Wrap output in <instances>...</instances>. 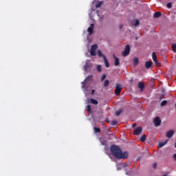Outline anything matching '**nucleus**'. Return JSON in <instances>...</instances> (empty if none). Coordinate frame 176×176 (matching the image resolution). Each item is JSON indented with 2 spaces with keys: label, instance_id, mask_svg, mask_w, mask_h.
<instances>
[{
  "label": "nucleus",
  "instance_id": "obj_1",
  "mask_svg": "<svg viewBox=\"0 0 176 176\" xmlns=\"http://www.w3.org/2000/svg\"><path fill=\"white\" fill-rule=\"evenodd\" d=\"M111 152L116 159H127L129 153L127 151L122 152V149L116 145H112L110 148Z\"/></svg>",
  "mask_w": 176,
  "mask_h": 176
},
{
  "label": "nucleus",
  "instance_id": "obj_2",
  "mask_svg": "<svg viewBox=\"0 0 176 176\" xmlns=\"http://www.w3.org/2000/svg\"><path fill=\"white\" fill-rule=\"evenodd\" d=\"M83 68L85 71V72H87V71L93 68V63L90 62V60H87L85 65L83 66Z\"/></svg>",
  "mask_w": 176,
  "mask_h": 176
},
{
  "label": "nucleus",
  "instance_id": "obj_3",
  "mask_svg": "<svg viewBox=\"0 0 176 176\" xmlns=\"http://www.w3.org/2000/svg\"><path fill=\"white\" fill-rule=\"evenodd\" d=\"M153 123H154V126L155 127H159V126L162 124V120H160V117L157 116L154 118V119L153 120Z\"/></svg>",
  "mask_w": 176,
  "mask_h": 176
},
{
  "label": "nucleus",
  "instance_id": "obj_4",
  "mask_svg": "<svg viewBox=\"0 0 176 176\" xmlns=\"http://www.w3.org/2000/svg\"><path fill=\"white\" fill-rule=\"evenodd\" d=\"M92 79H93V75L88 76L85 79V80L82 82H81L82 89H85L86 88V85H87V82H89V80H91Z\"/></svg>",
  "mask_w": 176,
  "mask_h": 176
},
{
  "label": "nucleus",
  "instance_id": "obj_5",
  "mask_svg": "<svg viewBox=\"0 0 176 176\" xmlns=\"http://www.w3.org/2000/svg\"><path fill=\"white\" fill-rule=\"evenodd\" d=\"M130 54V45H126L125 46L124 52H122L123 57H127Z\"/></svg>",
  "mask_w": 176,
  "mask_h": 176
},
{
  "label": "nucleus",
  "instance_id": "obj_6",
  "mask_svg": "<svg viewBox=\"0 0 176 176\" xmlns=\"http://www.w3.org/2000/svg\"><path fill=\"white\" fill-rule=\"evenodd\" d=\"M122 87L120 84H116L115 89L116 96H120V92L122 91Z\"/></svg>",
  "mask_w": 176,
  "mask_h": 176
},
{
  "label": "nucleus",
  "instance_id": "obj_7",
  "mask_svg": "<svg viewBox=\"0 0 176 176\" xmlns=\"http://www.w3.org/2000/svg\"><path fill=\"white\" fill-rule=\"evenodd\" d=\"M141 133H142V126L137 127L136 129H135V130L133 131V134L135 135H140V134H141Z\"/></svg>",
  "mask_w": 176,
  "mask_h": 176
},
{
  "label": "nucleus",
  "instance_id": "obj_8",
  "mask_svg": "<svg viewBox=\"0 0 176 176\" xmlns=\"http://www.w3.org/2000/svg\"><path fill=\"white\" fill-rule=\"evenodd\" d=\"M113 57L115 60L114 62V65H116V67H118L120 65V62L119 61V58L116 57V55L113 54Z\"/></svg>",
  "mask_w": 176,
  "mask_h": 176
},
{
  "label": "nucleus",
  "instance_id": "obj_9",
  "mask_svg": "<svg viewBox=\"0 0 176 176\" xmlns=\"http://www.w3.org/2000/svg\"><path fill=\"white\" fill-rule=\"evenodd\" d=\"M138 87L140 89V91H144V89L145 88V85L142 82H139L138 83Z\"/></svg>",
  "mask_w": 176,
  "mask_h": 176
},
{
  "label": "nucleus",
  "instance_id": "obj_10",
  "mask_svg": "<svg viewBox=\"0 0 176 176\" xmlns=\"http://www.w3.org/2000/svg\"><path fill=\"white\" fill-rule=\"evenodd\" d=\"M93 30H94V24L91 23L87 29L89 35L93 34Z\"/></svg>",
  "mask_w": 176,
  "mask_h": 176
},
{
  "label": "nucleus",
  "instance_id": "obj_11",
  "mask_svg": "<svg viewBox=\"0 0 176 176\" xmlns=\"http://www.w3.org/2000/svg\"><path fill=\"white\" fill-rule=\"evenodd\" d=\"M152 64H153V63H152V61H146L145 63V68L146 69H149L150 68H152Z\"/></svg>",
  "mask_w": 176,
  "mask_h": 176
},
{
  "label": "nucleus",
  "instance_id": "obj_12",
  "mask_svg": "<svg viewBox=\"0 0 176 176\" xmlns=\"http://www.w3.org/2000/svg\"><path fill=\"white\" fill-rule=\"evenodd\" d=\"M174 135V131L170 130L166 133V137L167 138H171Z\"/></svg>",
  "mask_w": 176,
  "mask_h": 176
},
{
  "label": "nucleus",
  "instance_id": "obj_13",
  "mask_svg": "<svg viewBox=\"0 0 176 176\" xmlns=\"http://www.w3.org/2000/svg\"><path fill=\"white\" fill-rule=\"evenodd\" d=\"M100 142L102 145H104V146L108 145V141H107V140H104L103 138H101L100 139Z\"/></svg>",
  "mask_w": 176,
  "mask_h": 176
},
{
  "label": "nucleus",
  "instance_id": "obj_14",
  "mask_svg": "<svg viewBox=\"0 0 176 176\" xmlns=\"http://www.w3.org/2000/svg\"><path fill=\"white\" fill-rule=\"evenodd\" d=\"M160 16H162V12H156L153 14L154 19H159V17H160Z\"/></svg>",
  "mask_w": 176,
  "mask_h": 176
},
{
  "label": "nucleus",
  "instance_id": "obj_15",
  "mask_svg": "<svg viewBox=\"0 0 176 176\" xmlns=\"http://www.w3.org/2000/svg\"><path fill=\"white\" fill-rule=\"evenodd\" d=\"M152 58H153V61H154V63H155V64H157V58L156 54L155 52H153Z\"/></svg>",
  "mask_w": 176,
  "mask_h": 176
},
{
  "label": "nucleus",
  "instance_id": "obj_16",
  "mask_svg": "<svg viewBox=\"0 0 176 176\" xmlns=\"http://www.w3.org/2000/svg\"><path fill=\"white\" fill-rule=\"evenodd\" d=\"M168 140H166L165 142H160L158 144V148H162V146H164V145H166V144H167Z\"/></svg>",
  "mask_w": 176,
  "mask_h": 176
},
{
  "label": "nucleus",
  "instance_id": "obj_17",
  "mask_svg": "<svg viewBox=\"0 0 176 176\" xmlns=\"http://www.w3.org/2000/svg\"><path fill=\"white\" fill-rule=\"evenodd\" d=\"M104 60L105 67H107V68H109V62H108V60H107L106 56H104Z\"/></svg>",
  "mask_w": 176,
  "mask_h": 176
},
{
  "label": "nucleus",
  "instance_id": "obj_18",
  "mask_svg": "<svg viewBox=\"0 0 176 176\" xmlns=\"http://www.w3.org/2000/svg\"><path fill=\"white\" fill-rule=\"evenodd\" d=\"M97 49H98V45H97V44H95L91 46V50H94L96 52Z\"/></svg>",
  "mask_w": 176,
  "mask_h": 176
},
{
  "label": "nucleus",
  "instance_id": "obj_19",
  "mask_svg": "<svg viewBox=\"0 0 176 176\" xmlns=\"http://www.w3.org/2000/svg\"><path fill=\"white\" fill-rule=\"evenodd\" d=\"M91 104H94V105L98 104V101L94 98H91Z\"/></svg>",
  "mask_w": 176,
  "mask_h": 176
},
{
  "label": "nucleus",
  "instance_id": "obj_20",
  "mask_svg": "<svg viewBox=\"0 0 176 176\" xmlns=\"http://www.w3.org/2000/svg\"><path fill=\"white\" fill-rule=\"evenodd\" d=\"M138 63H140V60H138V58H133L134 65H138Z\"/></svg>",
  "mask_w": 176,
  "mask_h": 176
},
{
  "label": "nucleus",
  "instance_id": "obj_21",
  "mask_svg": "<svg viewBox=\"0 0 176 176\" xmlns=\"http://www.w3.org/2000/svg\"><path fill=\"white\" fill-rule=\"evenodd\" d=\"M140 141L142 142H145V141H146V135H143L142 137H140Z\"/></svg>",
  "mask_w": 176,
  "mask_h": 176
},
{
  "label": "nucleus",
  "instance_id": "obj_22",
  "mask_svg": "<svg viewBox=\"0 0 176 176\" xmlns=\"http://www.w3.org/2000/svg\"><path fill=\"white\" fill-rule=\"evenodd\" d=\"M94 133H101V129H100V128L98 127H94Z\"/></svg>",
  "mask_w": 176,
  "mask_h": 176
},
{
  "label": "nucleus",
  "instance_id": "obj_23",
  "mask_svg": "<svg viewBox=\"0 0 176 176\" xmlns=\"http://www.w3.org/2000/svg\"><path fill=\"white\" fill-rule=\"evenodd\" d=\"M97 53H98V56L100 57H103L104 58V56H105V55L102 54V52L100 50H98Z\"/></svg>",
  "mask_w": 176,
  "mask_h": 176
},
{
  "label": "nucleus",
  "instance_id": "obj_24",
  "mask_svg": "<svg viewBox=\"0 0 176 176\" xmlns=\"http://www.w3.org/2000/svg\"><path fill=\"white\" fill-rule=\"evenodd\" d=\"M104 130L105 133H111V129H109V128L107 126H104Z\"/></svg>",
  "mask_w": 176,
  "mask_h": 176
},
{
  "label": "nucleus",
  "instance_id": "obj_25",
  "mask_svg": "<svg viewBox=\"0 0 176 176\" xmlns=\"http://www.w3.org/2000/svg\"><path fill=\"white\" fill-rule=\"evenodd\" d=\"M104 87H108L109 86V81L108 80H105L104 82Z\"/></svg>",
  "mask_w": 176,
  "mask_h": 176
},
{
  "label": "nucleus",
  "instance_id": "obj_26",
  "mask_svg": "<svg viewBox=\"0 0 176 176\" xmlns=\"http://www.w3.org/2000/svg\"><path fill=\"white\" fill-rule=\"evenodd\" d=\"M102 5V2H98V3L96 4V9H98V8H101Z\"/></svg>",
  "mask_w": 176,
  "mask_h": 176
},
{
  "label": "nucleus",
  "instance_id": "obj_27",
  "mask_svg": "<svg viewBox=\"0 0 176 176\" xmlns=\"http://www.w3.org/2000/svg\"><path fill=\"white\" fill-rule=\"evenodd\" d=\"M97 71L98 72H101L102 71V67H101V65H98L97 66Z\"/></svg>",
  "mask_w": 176,
  "mask_h": 176
},
{
  "label": "nucleus",
  "instance_id": "obj_28",
  "mask_svg": "<svg viewBox=\"0 0 176 176\" xmlns=\"http://www.w3.org/2000/svg\"><path fill=\"white\" fill-rule=\"evenodd\" d=\"M87 109L88 111V113H91V107L90 106V104H88L87 106Z\"/></svg>",
  "mask_w": 176,
  "mask_h": 176
},
{
  "label": "nucleus",
  "instance_id": "obj_29",
  "mask_svg": "<svg viewBox=\"0 0 176 176\" xmlns=\"http://www.w3.org/2000/svg\"><path fill=\"white\" fill-rule=\"evenodd\" d=\"M166 104H167V100H163L160 104L161 107H164V105H166Z\"/></svg>",
  "mask_w": 176,
  "mask_h": 176
},
{
  "label": "nucleus",
  "instance_id": "obj_30",
  "mask_svg": "<svg viewBox=\"0 0 176 176\" xmlns=\"http://www.w3.org/2000/svg\"><path fill=\"white\" fill-rule=\"evenodd\" d=\"M120 113H122V110H118L116 111V116H120Z\"/></svg>",
  "mask_w": 176,
  "mask_h": 176
},
{
  "label": "nucleus",
  "instance_id": "obj_31",
  "mask_svg": "<svg viewBox=\"0 0 176 176\" xmlns=\"http://www.w3.org/2000/svg\"><path fill=\"white\" fill-rule=\"evenodd\" d=\"M172 49L174 53H176V43L172 45Z\"/></svg>",
  "mask_w": 176,
  "mask_h": 176
},
{
  "label": "nucleus",
  "instance_id": "obj_32",
  "mask_svg": "<svg viewBox=\"0 0 176 176\" xmlns=\"http://www.w3.org/2000/svg\"><path fill=\"white\" fill-rule=\"evenodd\" d=\"M111 124H112V126H116V124H118V121H116V120H112Z\"/></svg>",
  "mask_w": 176,
  "mask_h": 176
},
{
  "label": "nucleus",
  "instance_id": "obj_33",
  "mask_svg": "<svg viewBox=\"0 0 176 176\" xmlns=\"http://www.w3.org/2000/svg\"><path fill=\"white\" fill-rule=\"evenodd\" d=\"M90 54L91 56H96V51H94V50H91Z\"/></svg>",
  "mask_w": 176,
  "mask_h": 176
},
{
  "label": "nucleus",
  "instance_id": "obj_34",
  "mask_svg": "<svg viewBox=\"0 0 176 176\" xmlns=\"http://www.w3.org/2000/svg\"><path fill=\"white\" fill-rule=\"evenodd\" d=\"M105 78H107V75L103 74L102 76V78H101L102 82L103 80H105Z\"/></svg>",
  "mask_w": 176,
  "mask_h": 176
},
{
  "label": "nucleus",
  "instance_id": "obj_35",
  "mask_svg": "<svg viewBox=\"0 0 176 176\" xmlns=\"http://www.w3.org/2000/svg\"><path fill=\"white\" fill-rule=\"evenodd\" d=\"M167 8L168 9H170L171 8V6H173V4H171V3H168L167 5H166Z\"/></svg>",
  "mask_w": 176,
  "mask_h": 176
},
{
  "label": "nucleus",
  "instance_id": "obj_36",
  "mask_svg": "<svg viewBox=\"0 0 176 176\" xmlns=\"http://www.w3.org/2000/svg\"><path fill=\"white\" fill-rule=\"evenodd\" d=\"M140 25V21L136 20V21H135V27H137V25Z\"/></svg>",
  "mask_w": 176,
  "mask_h": 176
},
{
  "label": "nucleus",
  "instance_id": "obj_37",
  "mask_svg": "<svg viewBox=\"0 0 176 176\" xmlns=\"http://www.w3.org/2000/svg\"><path fill=\"white\" fill-rule=\"evenodd\" d=\"M153 168H157V163H154L153 165Z\"/></svg>",
  "mask_w": 176,
  "mask_h": 176
},
{
  "label": "nucleus",
  "instance_id": "obj_38",
  "mask_svg": "<svg viewBox=\"0 0 176 176\" xmlns=\"http://www.w3.org/2000/svg\"><path fill=\"white\" fill-rule=\"evenodd\" d=\"M123 28V25H120V26H119V29L120 30H122Z\"/></svg>",
  "mask_w": 176,
  "mask_h": 176
},
{
  "label": "nucleus",
  "instance_id": "obj_39",
  "mask_svg": "<svg viewBox=\"0 0 176 176\" xmlns=\"http://www.w3.org/2000/svg\"><path fill=\"white\" fill-rule=\"evenodd\" d=\"M173 159L174 160H176V153L173 155Z\"/></svg>",
  "mask_w": 176,
  "mask_h": 176
},
{
  "label": "nucleus",
  "instance_id": "obj_40",
  "mask_svg": "<svg viewBox=\"0 0 176 176\" xmlns=\"http://www.w3.org/2000/svg\"><path fill=\"white\" fill-rule=\"evenodd\" d=\"M95 91H95L94 89H92V90H91V94H92V95L94 94Z\"/></svg>",
  "mask_w": 176,
  "mask_h": 176
},
{
  "label": "nucleus",
  "instance_id": "obj_41",
  "mask_svg": "<svg viewBox=\"0 0 176 176\" xmlns=\"http://www.w3.org/2000/svg\"><path fill=\"white\" fill-rule=\"evenodd\" d=\"M135 126H137V124L135 123L132 124V127H135Z\"/></svg>",
  "mask_w": 176,
  "mask_h": 176
},
{
  "label": "nucleus",
  "instance_id": "obj_42",
  "mask_svg": "<svg viewBox=\"0 0 176 176\" xmlns=\"http://www.w3.org/2000/svg\"><path fill=\"white\" fill-rule=\"evenodd\" d=\"M125 166H124V167H127V164H124Z\"/></svg>",
  "mask_w": 176,
  "mask_h": 176
},
{
  "label": "nucleus",
  "instance_id": "obj_43",
  "mask_svg": "<svg viewBox=\"0 0 176 176\" xmlns=\"http://www.w3.org/2000/svg\"><path fill=\"white\" fill-rule=\"evenodd\" d=\"M175 148H176V142L175 143Z\"/></svg>",
  "mask_w": 176,
  "mask_h": 176
},
{
  "label": "nucleus",
  "instance_id": "obj_44",
  "mask_svg": "<svg viewBox=\"0 0 176 176\" xmlns=\"http://www.w3.org/2000/svg\"><path fill=\"white\" fill-rule=\"evenodd\" d=\"M162 176H167V175H162Z\"/></svg>",
  "mask_w": 176,
  "mask_h": 176
},
{
  "label": "nucleus",
  "instance_id": "obj_45",
  "mask_svg": "<svg viewBox=\"0 0 176 176\" xmlns=\"http://www.w3.org/2000/svg\"><path fill=\"white\" fill-rule=\"evenodd\" d=\"M136 39H138V37H136Z\"/></svg>",
  "mask_w": 176,
  "mask_h": 176
}]
</instances>
